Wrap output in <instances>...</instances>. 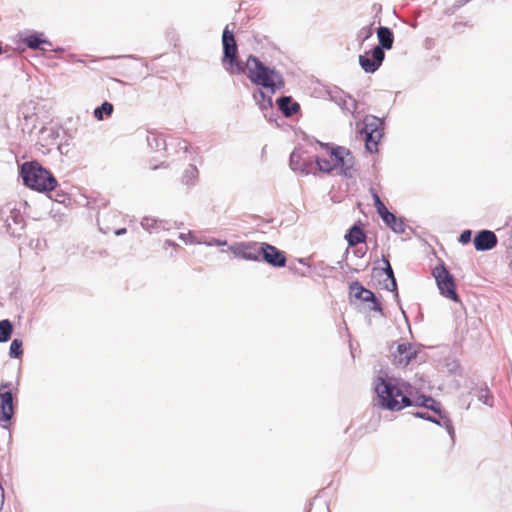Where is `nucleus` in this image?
<instances>
[{"instance_id":"1","label":"nucleus","mask_w":512,"mask_h":512,"mask_svg":"<svg viewBox=\"0 0 512 512\" xmlns=\"http://www.w3.org/2000/svg\"><path fill=\"white\" fill-rule=\"evenodd\" d=\"M222 58L221 63L229 75H241L247 72L250 82L258 87L276 94L285 86L282 74L275 68L265 65L257 56L250 54L246 62L239 59L238 44L234 32L227 25L221 37Z\"/></svg>"},{"instance_id":"2","label":"nucleus","mask_w":512,"mask_h":512,"mask_svg":"<svg viewBox=\"0 0 512 512\" xmlns=\"http://www.w3.org/2000/svg\"><path fill=\"white\" fill-rule=\"evenodd\" d=\"M414 387L401 379L379 375L374 382V405L388 411H401L411 407L410 392Z\"/></svg>"},{"instance_id":"3","label":"nucleus","mask_w":512,"mask_h":512,"mask_svg":"<svg viewBox=\"0 0 512 512\" xmlns=\"http://www.w3.org/2000/svg\"><path fill=\"white\" fill-rule=\"evenodd\" d=\"M23 184L40 193L53 192L58 186L56 177L38 161H26L19 168Z\"/></svg>"},{"instance_id":"4","label":"nucleus","mask_w":512,"mask_h":512,"mask_svg":"<svg viewBox=\"0 0 512 512\" xmlns=\"http://www.w3.org/2000/svg\"><path fill=\"white\" fill-rule=\"evenodd\" d=\"M320 146L331 156L335 170L344 178H353L355 172V157L344 146L319 142Z\"/></svg>"},{"instance_id":"5","label":"nucleus","mask_w":512,"mask_h":512,"mask_svg":"<svg viewBox=\"0 0 512 512\" xmlns=\"http://www.w3.org/2000/svg\"><path fill=\"white\" fill-rule=\"evenodd\" d=\"M384 126V118L374 115H366L364 117L360 133L364 136L365 148L369 153L378 152V144L384 136Z\"/></svg>"},{"instance_id":"6","label":"nucleus","mask_w":512,"mask_h":512,"mask_svg":"<svg viewBox=\"0 0 512 512\" xmlns=\"http://www.w3.org/2000/svg\"><path fill=\"white\" fill-rule=\"evenodd\" d=\"M432 275L436 280L437 287L440 294L452 300L453 302H460V297L456 291V284L454 276L447 270L443 262L435 266Z\"/></svg>"},{"instance_id":"7","label":"nucleus","mask_w":512,"mask_h":512,"mask_svg":"<svg viewBox=\"0 0 512 512\" xmlns=\"http://www.w3.org/2000/svg\"><path fill=\"white\" fill-rule=\"evenodd\" d=\"M381 260L384 263V267H374L373 274L375 277H381L382 275L386 276V278L382 282L380 281L379 284L381 285L382 289L393 292L395 300L399 302V293L394 270L387 256L382 255Z\"/></svg>"},{"instance_id":"8","label":"nucleus","mask_w":512,"mask_h":512,"mask_svg":"<svg viewBox=\"0 0 512 512\" xmlns=\"http://www.w3.org/2000/svg\"><path fill=\"white\" fill-rule=\"evenodd\" d=\"M11 382H1L0 384V422L8 423L15 414L14 396L10 390Z\"/></svg>"},{"instance_id":"9","label":"nucleus","mask_w":512,"mask_h":512,"mask_svg":"<svg viewBox=\"0 0 512 512\" xmlns=\"http://www.w3.org/2000/svg\"><path fill=\"white\" fill-rule=\"evenodd\" d=\"M260 246L258 242H236L228 247L236 257L247 261H260Z\"/></svg>"},{"instance_id":"10","label":"nucleus","mask_w":512,"mask_h":512,"mask_svg":"<svg viewBox=\"0 0 512 512\" xmlns=\"http://www.w3.org/2000/svg\"><path fill=\"white\" fill-rule=\"evenodd\" d=\"M260 261H263L275 268H282L286 266L287 258L285 252L274 245L267 242H261Z\"/></svg>"},{"instance_id":"11","label":"nucleus","mask_w":512,"mask_h":512,"mask_svg":"<svg viewBox=\"0 0 512 512\" xmlns=\"http://www.w3.org/2000/svg\"><path fill=\"white\" fill-rule=\"evenodd\" d=\"M289 165L293 171H299L302 175H315L314 159L306 156L304 151L294 149L290 154Z\"/></svg>"},{"instance_id":"12","label":"nucleus","mask_w":512,"mask_h":512,"mask_svg":"<svg viewBox=\"0 0 512 512\" xmlns=\"http://www.w3.org/2000/svg\"><path fill=\"white\" fill-rule=\"evenodd\" d=\"M378 45L374 48V56L377 61L385 59V50H390L394 44V33L387 26H379L376 30Z\"/></svg>"},{"instance_id":"13","label":"nucleus","mask_w":512,"mask_h":512,"mask_svg":"<svg viewBox=\"0 0 512 512\" xmlns=\"http://www.w3.org/2000/svg\"><path fill=\"white\" fill-rule=\"evenodd\" d=\"M264 88L258 87L256 88L252 93V98L255 102V104L259 107V109L263 112L264 117L272 122L276 121V118H274V111H273V100L272 96L274 94H271L270 92H265L263 90Z\"/></svg>"},{"instance_id":"14","label":"nucleus","mask_w":512,"mask_h":512,"mask_svg":"<svg viewBox=\"0 0 512 512\" xmlns=\"http://www.w3.org/2000/svg\"><path fill=\"white\" fill-rule=\"evenodd\" d=\"M498 239L496 234L491 230L478 231L473 239V245L476 251H490L497 246Z\"/></svg>"},{"instance_id":"15","label":"nucleus","mask_w":512,"mask_h":512,"mask_svg":"<svg viewBox=\"0 0 512 512\" xmlns=\"http://www.w3.org/2000/svg\"><path fill=\"white\" fill-rule=\"evenodd\" d=\"M417 356V352L413 350L410 343H400L397 345L396 353L393 354L394 363L398 366L405 367Z\"/></svg>"},{"instance_id":"16","label":"nucleus","mask_w":512,"mask_h":512,"mask_svg":"<svg viewBox=\"0 0 512 512\" xmlns=\"http://www.w3.org/2000/svg\"><path fill=\"white\" fill-rule=\"evenodd\" d=\"M7 232L12 236H20L24 229L25 221L24 217L18 210H11L6 220Z\"/></svg>"},{"instance_id":"17","label":"nucleus","mask_w":512,"mask_h":512,"mask_svg":"<svg viewBox=\"0 0 512 512\" xmlns=\"http://www.w3.org/2000/svg\"><path fill=\"white\" fill-rule=\"evenodd\" d=\"M275 103L279 111L287 118L297 114L301 109L300 104L292 96H280L276 99Z\"/></svg>"},{"instance_id":"18","label":"nucleus","mask_w":512,"mask_h":512,"mask_svg":"<svg viewBox=\"0 0 512 512\" xmlns=\"http://www.w3.org/2000/svg\"><path fill=\"white\" fill-rule=\"evenodd\" d=\"M384 59L376 60L374 56V48L369 51H366L364 54L359 55L358 62L360 67L366 73H375L382 65Z\"/></svg>"},{"instance_id":"19","label":"nucleus","mask_w":512,"mask_h":512,"mask_svg":"<svg viewBox=\"0 0 512 512\" xmlns=\"http://www.w3.org/2000/svg\"><path fill=\"white\" fill-rule=\"evenodd\" d=\"M22 43L31 50H39L42 45L52 46V42L47 39L43 32L32 31L21 39Z\"/></svg>"},{"instance_id":"20","label":"nucleus","mask_w":512,"mask_h":512,"mask_svg":"<svg viewBox=\"0 0 512 512\" xmlns=\"http://www.w3.org/2000/svg\"><path fill=\"white\" fill-rule=\"evenodd\" d=\"M344 239L347 241L349 247H355L358 244L365 243L367 235L361 223H354L345 233Z\"/></svg>"},{"instance_id":"21","label":"nucleus","mask_w":512,"mask_h":512,"mask_svg":"<svg viewBox=\"0 0 512 512\" xmlns=\"http://www.w3.org/2000/svg\"><path fill=\"white\" fill-rule=\"evenodd\" d=\"M380 218L385 223V225L391 229L396 234H404L406 230V225L404 223L403 218H398L393 212L387 210Z\"/></svg>"},{"instance_id":"22","label":"nucleus","mask_w":512,"mask_h":512,"mask_svg":"<svg viewBox=\"0 0 512 512\" xmlns=\"http://www.w3.org/2000/svg\"><path fill=\"white\" fill-rule=\"evenodd\" d=\"M432 423L440 427H444L450 436L452 443H455V429L447 411L443 410L441 413L433 415Z\"/></svg>"},{"instance_id":"23","label":"nucleus","mask_w":512,"mask_h":512,"mask_svg":"<svg viewBox=\"0 0 512 512\" xmlns=\"http://www.w3.org/2000/svg\"><path fill=\"white\" fill-rule=\"evenodd\" d=\"M146 141L152 151H161L166 148V141L164 137L156 132H148Z\"/></svg>"},{"instance_id":"24","label":"nucleus","mask_w":512,"mask_h":512,"mask_svg":"<svg viewBox=\"0 0 512 512\" xmlns=\"http://www.w3.org/2000/svg\"><path fill=\"white\" fill-rule=\"evenodd\" d=\"M411 406H419L428 409L429 404L434 403V398L430 395L420 394L415 389L410 392Z\"/></svg>"},{"instance_id":"25","label":"nucleus","mask_w":512,"mask_h":512,"mask_svg":"<svg viewBox=\"0 0 512 512\" xmlns=\"http://www.w3.org/2000/svg\"><path fill=\"white\" fill-rule=\"evenodd\" d=\"M60 137V128L57 126L43 127L40 130V138L47 144L54 143Z\"/></svg>"},{"instance_id":"26","label":"nucleus","mask_w":512,"mask_h":512,"mask_svg":"<svg viewBox=\"0 0 512 512\" xmlns=\"http://www.w3.org/2000/svg\"><path fill=\"white\" fill-rule=\"evenodd\" d=\"M473 393L477 397V399L483 404L490 407L493 406V396L486 384L475 388Z\"/></svg>"},{"instance_id":"27","label":"nucleus","mask_w":512,"mask_h":512,"mask_svg":"<svg viewBox=\"0 0 512 512\" xmlns=\"http://www.w3.org/2000/svg\"><path fill=\"white\" fill-rule=\"evenodd\" d=\"M198 179V169L195 165L190 164L183 172L181 181L184 185L192 187Z\"/></svg>"},{"instance_id":"28","label":"nucleus","mask_w":512,"mask_h":512,"mask_svg":"<svg viewBox=\"0 0 512 512\" xmlns=\"http://www.w3.org/2000/svg\"><path fill=\"white\" fill-rule=\"evenodd\" d=\"M113 111H114L113 104L108 101H104L101 105L97 106L94 109L93 115L97 120L101 121L104 119L105 116H107V117L111 116Z\"/></svg>"},{"instance_id":"29","label":"nucleus","mask_w":512,"mask_h":512,"mask_svg":"<svg viewBox=\"0 0 512 512\" xmlns=\"http://www.w3.org/2000/svg\"><path fill=\"white\" fill-rule=\"evenodd\" d=\"M13 334V324L9 319L0 320V343H6Z\"/></svg>"},{"instance_id":"30","label":"nucleus","mask_w":512,"mask_h":512,"mask_svg":"<svg viewBox=\"0 0 512 512\" xmlns=\"http://www.w3.org/2000/svg\"><path fill=\"white\" fill-rule=\"evenodd\" d=\"M314 165H315V173L316 172H322L325 174L331 173L333 170H335V166H333V162L327 159H323L320 157H316L314 159Z\"/></svg>"},{"instance_id":"31","label":"nucleus","mask_w":512,"mask_h":512,"mask_svg":"<svg viewBox=\"0 0 512 512\" xmlns=\"http://www.w3.org/2000/svg\"><path fill=\"white\" fill-rule=\"evenodd\" d=\"M23 342L21 339L14 338L9 347V357L12 359H20L23 356Z\"/></svg>"},{"instance_id":"32","label":"nucleus","mask_w":512,"mask_h":512,"mask_svg":"<svg viewBox=\"0 0 512 512\" xmlns=\"http://www.w3.org/2000/svg\"><path fill=\"white\" fill-rule=\"evenodd\" d=\"M342 111L353 113L357 108V102L350 95L340 96V101L337 104Z\"/></svg>"},{"instance_id":"33","label":"nucleus","mask_w":512,"mask_h":512,"mask_svg":"<svg viewBox=\"0 0 512 512\" xmlns=\"http://www.w3.org/2000/svg\"><path fill=\"white\" fill-rule=\"evenodd\" d=\"M350 294L352 297H354L356 300H359L362 302L366 292L367 288H365L359 281H353L350 286Z\"/></svg>"},{"instance_id":"34","label":"nucleus","mask_w":512,"mask_h":512,"mask_svg":"<svg viewBox=\"0 0 512 512\" xmlns=\"http://www.w3.org/2000/svg\"><path fill=\"white\" fill-rule=\"evenodd\" d=\"M362 302L371 303L369 310L382 313V305L380 301L377 299L376 295L371 290H367Z\"/></svg>"},{"instance_id":"35","label":"nucleus","mask_w":512,"mask_h":512,"mask_svg":"<svg viewBox=\"0 0 512 512\" xmlns=\"http://www.w3.org/2000/svg\"><path fill=\"white\" fill-rule=\"evenodd\" d=\"M375 21H373L370 25L362 27L356 36V40L359 42L360 45H362L364 42H366L368 39H370L373 35V25Z\"/></svg>"},{"instance_id":"36","label":"nucleus","mask_w":512,"mask_h":512,"mask_svg":"<svg viewBox=\"0 0 512 512\" xmlns=\"http://www.w3.org/2000/svg\"><path fill=\"white\" fill-rule=\"evenodd\" d=\"M165 223H166V221L158 220L156 218L149 217V216L143 217L140 222L142 228L149 232L152 229L156 228L158 226V224H165Z\"/></svg>"},{"instance_id":"37","label":"nucleus","mask_w":512,"mask_h":512,"mask_svg":"<svg viewBox=\"0 0 512 512\" xmlns=\"http://www.w3.org/2000/svg\"><path fill=\"white\" fill-rule=\"evenodd\" d=\"M370 192H371V196L373 199L374 207L376 208V211H377L378 215L380 216V215H382V213L387 211L388 208L386 207V205L383 203V201L381 200L378 193L373 188L370 189Z\"/></svg>"},{"instance_id":"38","label":"nucleus","mask_w":512,"mask_h":512,"mask_svg":"<svg viewBox=\"0 0 512 512\" xmlns=\"http://www.w3.org/2000/svg\"><path fill=\"white\" fill-rule=\"evenodd\" d=\"M471 237H472V231L467 229L460 233V235L458 237V241H459V243L466 245V244L470 243Z\"/></svg>"},{"instance_id":"39","label":"nucleus","mask_w":512,"mask_h":512,"mask_svg":"<svg viewBox=\"0 0 512 512\" xmlns=\"http://www.w3.org/2000/svg\"><path fill=\"white\" fill-rule=\"evenodd\" d=\"M178 238L182 241H184L185 243H190V244H193L195 243V237L194 235L192 234V232H188V233H180Z\"/></svg>"},{"instance_id":"40","label":"nucleus","mask_w":512,"mask_h":512,"mask_svg":"<svg viewBox=\"0 0 512 512\" xmlns=\"http://www.w3.org/2000/svg\"><path fill=\"white\" fill-rule=\"evenodd\" d=\"M428 410H431L435 415L437 413H441L444 409L442 404L434 399V403L429 404Z\"/></svg>"},{"instance_id":"41","label":"nucleus","mask_w":512,"mask_h":512,"mask_svg":"<svg viewBox=\"0 0 512 512\" xmlns=\"http://www.w3.org/2000/svg\"><path fill=\"white\" fill-rule=\"evenodd\" d=\"M56 192L54 200L58 203H65L67 200L69 201V196L64 192H59L56 189L54 190Z\"/></svg>"},{"instance_id":"42","label":"nucleus","mask_w":512,"mask_h":512,"mask_svg":"<svg viewBox=\"0 0 512 512\" xmlns=\"http://www.w3.org/2000/svg\"><path fill=\"white\" fill-rule=\"evenodd\" d=\"M413 415L417 418L423 419L425 421L432 422L433 415L429 414L428 412H415Z\"/></svg>"},{"instance_id":"43","label":"nucleus","mask_w":512,"mask_h":512,"mask_svg":"<svg viewBox=\"0 0 512 512\" xmlns=\"http://www.w3.org/2000/svg\"><path fill=\"white\" fill-rule=\"evenodd\" d=\"M207 245H209V246H212V245H215V246H225V245H227V241L214 238V239H212V241L207 243Z\"/></svg>"},{"instance_id":"44","label":"nucleus","mask_w":512,"mask_h":512,"mask_svg":"<svg viewBox=\"0 0 512 512\" xmlns=\"http://www.w3.org/2000/svg\"><path fill=\"white\" fill-rule=\"evenodd\" d=\"M343 91H339V92H336V95L332 94L331 92H329V95H330V99L332 101H334L336 104L339 103L340 101V96H343Z\"/></svg>"},{"instance_id":"45","label":"nucleus","mask_w":512,"mask_h":512,"mask_svg":"<svg viewBox=\"0 0 512 512\" xmlns=\"http://www.w3.org/2000/svg\"><path fill=\"white\" fill-rule=\"evenodd\" d=\"M470 0H456V2L454 3L453 7L454 9H459L460 7L464 6L465 4H467Z\"/></svg>"},{"instance_id":"46","label":"nucleus","mask_w":512,"mask_h":512,"mask_svg":"<svg viewBox=\"0 0 512 512\" xmlns=\"http://www.w3.org/2000/svg\"><path fill=\"white\" fill-rule=\"evenodd\" d=\"M372 9L373 11L376 12V15H375V18L378 17V14L381 13L382 11V5L381 4H378V3H375L373 6H372Z\"/></svg>"},{"instance_id":"47","label":"nucleus","mask_w":512,"mask_h":512,"mask_svg":"<svg viewBox=\"0 0 512 512\" xmlns=\"http://www.w3.org/2000/svg\"><path fill=\"white\" fill-rule=\"evenodd\" d=\"M126 233H127V229H126V228H118V229H116V230L114 231V234H115L116 236H122V235H124V234H126Z\"/></svg>"},{"instance_id":"48","label":"nucleus","mask_w":512,"mask_h":512,"mask_svg":"<svg viewBox=\"0 0 512 512\" xmlns=\"http://www.w3.org/2000/svg\"><path fill=\"white\" fill-rule=\"evenodd\" d=\"M165 245H167V246H171V247H176V246H178V245H177L173 240H170V239H168V240H166V241H165Z\"/></svg>"},{"instance_id":"49","label":"nucleus","mask_w":512,"mask_h":512,"mask_svg":"<svg viewBox=\"0 0 512 512\" xmlns=\"http://www.w3.org/2000/svg\"><path fill=\"white\" fill-rule=\"evenodd\" d=\"M52 50H53L54 52H56V53H62V52H64V48H62V47H56V48H54V49H52Z\"/></svg>"},{"instance_id":"50","label":"nucleus","mask_w":512,"mask_h":512,"mask_svg":"<svg viewBox=\"0 0 512 512\" xmlns=\"http://www.w3.org/2000/svg\"><path fill=\"white\" fill-rule=\"evenodd\" d=\"M116 58H133L135 59L134 55H124V56H117Z\"/></svg>"},{"instance_id":"51","label":"nucleus","mask_w":512,"mask_h":512,"mask_svg":"<svg viewBox=\"0 0 512 512\" xmlns=\"http://www.w3.org/2000/svg\"><path fill=\"white\" fill-rule=\"evenodd\" d=\"M160 167H166L165 163H164V162H162L160 165H156V166H154L152 169H153V170H156V169H158V168H160Z\"/></svg>"},{"instance_id":"52","label":"nucleus","mask_w":512,"mask_h":512,"mask_svg":"<svg viewBox=\"0 0 512 512\" xmlns=\"http://www.w3.org/2000/svg\"><path fill=\"white\" fill-rule=\"evenodd\" d=\"M304 261H305V259H303V258L299 259V262L302 264H304Z\"/></svg>"}]
</instances>
